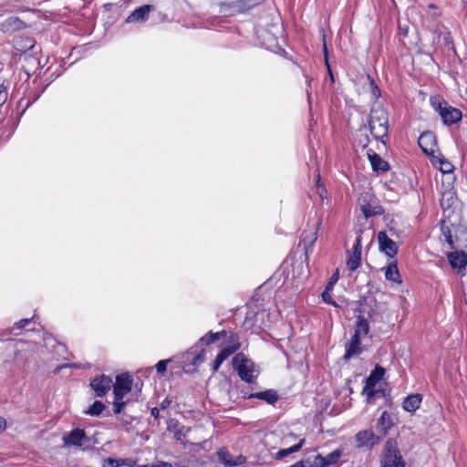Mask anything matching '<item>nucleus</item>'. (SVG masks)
I'll return each instance as SVG.
<instances>
[{
  "instance_id": "7c9ffc66",
  "label": "nucleus",
  "mask_w": 467,
  "mask_h": 467,
  "mask_svg": "<svg viewBox=\"0 0 467 467\" xmlns=\"http://www.w3.org/2000/svg\"><path fill=\"white\" fill-rule=\"evenodd\" d=\"M105 410V405L99 400H96L86 411L87 414L91 416H99Z\"/></svg>"
},
{
  "instance_id": "39448f33",
  "label": "nucleus",
  "mask_w": 467,
  "mask_h": 467,
  "mask_svg": "<svg viewBox=\"0 0 467 467\" xmlns=\"http://www.w3.org/2000/svg\"><path fill=\"white\" fill-rule=\"evenodd\" d=\"M239 348V337L235 333H231L228 337V345L224 347L215 358L213 362V370L217 371L222 363Z\"/></svg>"
},
{
  "instance_id": "3c124183",
  "label": "nucleus",
  "mask_w": 467,
  "mask_h": 467,
  "mask_svg": "<svg viewBox=\"0 0 467 467\" xmlns=\"http://www.w3.org/2000/svg\"><path fill=\"white\" fill-rule=\"evenodd\" d=\"M323 50H324V56H325L326 62L327 63V44L325 41L323 43Z\"/></svg>"
},
{
  "instance_id": "20e7f679",
  "label": "nucleus",
  "mask_w": 467,
  "mask_h": 467,
  "mask_svg": "<svg viewBox=\"0 0 467 467\" xmlns=\"http://www.w3.org/2000/svg\"><path fill=\"white\" fill-rule=\"evenodd\" d=\"M381 467H404L405 462L393 440H388L385 443L380 459Z\"/></svg>"
},
{
  "instance_id": "423d86ee",
  "label": "nucleus",
  "mask_w": 467,
  "mask_h": 467,
  "mask_svg": "<svg viewBox=\"0 0 467 467\" xmlns=\"http://www.w3.org/2000/svg\"><path fill=\"white\" fill-rule=\"evenodd\" d=\"M431 103L433 108L439 112L444 124L451 125L462 119L461 110L451 106H447V104L442 106L441 101L437 102L436 100L432 99Z\"/></svg>"
},
{
  "instance_id": "603ef678",
  "label": "nucleus",
  "mask_w": 467,
  "mask_h": 467,
  "mask_svg": "<svg viewBox=\"0 0 467 467\" xmlns=\"http://www.w3.org/2000/svg\"><path fill=\"white\" fill-rule=\"evenodd\" d=\"M287 438H296V435H295V434H293V433H290V434L287 436Z\"/></svg>"
},
{
  "instance_id": "09e8293b",
  "label": "nucleus",
  "mask_w": 467,
  "mask_h": 467,
  "mask_svg": "<svg viewBox=\"0 0 467 467\" xmlns=\"http://www.w3.org/2000/svg\"><path fill=\"white\" fill-rule=\"evenodd\" d=\"M149 467H171V465L167 462H160L157 464L149 465Z\"/></svg>"
},
{
  "instance_id": "5701e85b",
  "label": "nucleus",
  "mask_w": 467,
  "mask_h": 467,
  "mask_svg": "<svg viewBox=\"0 0 467 467\" xmlns=\"http://www.w3.org/2000/svg\"><path fill=\"white\" fill-rule=\"evenodd\" d=\"M167 430L170 432H173V436L177 441H183L185 437L184 427L181 426L176 420L171 419L169 420Z\"/></svg>"
},
{
  "instance_id": "e433bc0d",
  "label": "nucleus",
  "mask_w": 467,
  "mask_h": 467,
  "mask_svg": "<svg viewBox=\"0 0 467 467\" xmlns=\"http://www.w3.org/2000/svg\"><path fill=\"white\" fill-rule=\"evenodd\" d=\"M330 290L331 289H327L326 288L324 290V292L322 293V299L325 303L327 304H329V305H332L334 306H337V303L333 300L331 295H330Z\"/></svg>"
},
{
  "instance_id": "473e14b6",
  "label": "nucleus",
  "mask_w": 467,
  "mask_h": 467,
  "mask_svg": "<svg viewBox=\"0 0 467 467\" xmlns=\"http://www.w3.org/2000/svg\"><path fill=\"white\" fill-rule=\"evenodd\" d=\"M305 462L307 467H326L324 456L320 454L315 457L313 462H310L308 459Z\"/></svg>"
},
{
  "instance_id": "f03ea898",
  "label": "nucleus",
  "mask_w": 467,
  "mask_h": 467,
  "mask_svg": "<svg viewBox=\"0 0 467 467\" xmlns=\"http://www.w3.org/2000/svg\"><path fill=\"white\" fill-rule=\"evenodd\" d=\"M461 211L456 209V206H446L443 208V218L441 221V230L444 236L445 242L451 249L455 248L454 239L451 234V229L456 227L457 220L452 217L458 218Z\"/></svg>"
},
{
  "instance_id": "4468645a",
  "label": "nucleus",
  "mask_w": 467,
  "mask_h": 467,
  "mask_svg": "<svg viewBox=\"0 0 467 467\" xmlns=\"http://www.w3.org/2000/svg\"><path fill=\"white\" fill-rule=\"evenodd\" d=\"M361 250H362L361 237L358 236L356 240V244L354 245L353 252L351 253V254L349 255V257L347 261V266L351 272L357 270L360 265Z\"/></svg>"
},
{
  "instance_id": "412c9836",
  "label": "nucleus",
  "mask_w": 467,
  "mask_h": 467,
  "mask_svg": "<svg viewBox=\"0 0 467 467\" xmlns=\"http://www.w3.org/2000/svg\"><path fill=\"white\" fill-rule=\"evenodd\" d=\"M360 337L353 335L348 345L347 346L346 353L344 358L349 359L351 357L361 353L362 348L360 347Z\"/></svg>"
},
{
  "instance_id": "49530a36",
  "label": "nucleus",
  "mask_w": 467,
  "mask_h": 467,
  "mask_svg": "<svg viewBox=\"0 0 467 467\" xmlns=\"http://www.w3.org/2000/svg\"><path fill=\"white\" fill-rule=\"evenodd\" d=\"M150 414L152 417H154V419H158L159 418V414H160V410L158 408H152L151 410H150Z\"/></svg>"
},
{
  "instance_id": "c85d7f7f",
  "label": "nucleus",
  "mask_w": 467,
  "mask_h": 467,
  "mask_svg": "<svg viewBox=\"0 0 467 467\" xmlns=\"http://www.w3.org/2000/svg\"><path fill=\"white\" fill-rule=\"evenodd\" d=\"M384 213L382 206H362V213L366 219L380 215Z\"/></svg>"
},
{
  "instance_id": "c03bdc74",
  "label": "nucleus",
  "mask_w": 467,
  "mask_h": 467,
  "mask_svg": "<svg viewBox=\"0 0 467 467\" xmlns=\"http://www.w3.org/2000/svg\"><path fill=\"white\" fill-rule=\"evenodd\" d=\"M63 368H82V365L81 364H77V363L65 364V365L57 367L56 368V372L59 371Z\"/></svg>"
},
{
  "instance_id": "6e6552de",
  "label": "nucleus",
  "mask_w": 467,
  "mask_h": 467,
  "mask_svg": "<svg viewBox=\"0 0 467 467\" xmlns=\"http://www.w3.org/2000/svg\"><path fill=\"white\" fill-rule=\"evenodd\" d=\"M132 379L126 374L117 376L116 382L113 385L114 397L118 400H123V398L131 390Z\"/></svg>"
},
{
  "instance_id": "ddd939ff",
  "label": "nucleus",
  "mask_w": 467,
  "mask_h": 467,
  "mask_svg": "<svg viewBox=\"0 0 467 467\" xmlns=\"http://www.w3.org/2000/svg\"><path fill=\"white\" fill-rule=\"evenodd\" d=\"M419 146L426 154H433L436 146V138L431 131H426L420 134L418 140Z\"/></svg>"
},
{
  "instance_id": "b1692460",
  "label": "nucleus",
  "mask_w": 467,
  "mask_h": 467,
  "mask_svg": "<svg viewBox=\"0 0 467 467\" xmlns=\"http://www.w3.org/2000/svg\"><path fill=\"white\" fill-rule=\"evenodd\" d=\"M304 442H305V439H300L298 443H296V444H295V445H293V446H291L289 448L279 450L275 453V458L276 460H281V459H283L285 457L289 456L290 454H292L294 452L298 451L302 448Z\"/></svg>"
},
{
  "instance_id": "79ce46f5",
  "label": "nucleus",
  "mask_w": 467,
  "mask_h": 467,
  "mask_svg": "<svg viewBox=\"0 0 467 467\" xmlns=\"http://www.w3.org/2000/svg\"><path fill=\"white\" fill-rule=\"evenodd\" d=\"M32 318H23L15 324L17 328H22L27 326L31 322Z\"/></svg>"
},
{
  "instance_id": "f3484780",
  "label": "nucleus",
  "mask_w": 467,
  "mask_h": 467,
  "mask_svg": "<svg viewBox=\"0 0 467 467\" xmlns=\"http://www.w3.org/2000/svg\"><path fill=\"white\" fill-rule=\"evenodd\" d=\"M154 10V6L151 5H144L135 9L126 19L127 23L134 22H145L151 11Z\"/></svg>"
},
{
  "instance_id": "f8f14e48",
  "label": "nucleus",
  "mask_w": 467,
  "mask_h": 467,
  "mask_svg": "<svg viewBox=\"0 0 467 467\" xmlns=\"http://www.w3.org/2000/svg\"><path fill=\"white\" fill-rule=\"evenodd\" d=\"M356 441L358 447L371 448L379 442V438L372 431H360L356 436Z\"/></svg>"
},
{
  "instance_id": "2f4dec72",
  "label": "nucleus",
  "mask_w": 467,
  "mask_h": 467,
  "mask_svg": "<svg viewBox=\"0 0 467 467\" xmlns=\"http://www.w3.org/2000/svg\"><path fill=\"white\" fill-rule=\"evenodd\" d=\"M341 456V451L338 450H336L330 453H328L327 456H324L326 467L331 464L336 463L338 459Z\"/></svg>"
},
{
  "instance_id": "a878e982",
  "label": "nucleus",
  "mask_w": 467,
  "mask_h": 467,
  "mask_svg": "<svg viewBox=\"0 0 467 467\" xmlns=\"http://www.w3.org/2000/svg\"><path fill=\"white\" fill-rule=\"evenodd\" d=\"M226 334L227 333L225 330H222V331L216 332V333L210 331L205 336L201 337L200 342L208 346V345H211V344L214 343L215 341L221 339L222 337H225Z\"/></svg>"
},
{
  "instance_id": "8fccbe9b",
  "label": "nucleus",
  "mask_w": 467,
  "mask_h": 467,
  "mask_svg": "<svg viewBox=\"0 0 467 467\" xmlns=\"http://www.w3.org/2000/svg\"><path fill=\"white\" fill-rule=\"evenodd\" d=\"M171 404V401L168 400V399H165L161 403V409H166L167 407H169V405Z\"/></svg>"
},
{
  "instance_id": "f704fd0d",
  "label": "nucleus",
  "mask_w": 467,
  "mask_h": 467,
  "mask_svg": "<svg viewBox=\"0 0 467 467\" xmlns=\"http://www.w3.org/2000/svg\"><path fill=\"white\" fill-rule=\"evenodd\" d=\"M126 404H127L126 401H123L122 400H118L117 397H114V400H113L114 413L119 414L122 411V410L125 408Z\"/></svg>"
},
{
  "instance_id": "1a4fd4ad",
  "label": "nucleus",
  "mask_w": 467,
  "mask_h": 467,
  "mask_svg": "<svg viewBox=\"0 0 467 467\" xmlns=\"http://www.w3.org/2000/svg\"><path fill=\"white\" fill-rule=\"evenodd\" d=\"M65 447H81L88 441L86 432L82 429H74L62 438Z\"/></svg>"
},
{
  "instance_id": "c756f323",
  "label": "nucleus",
  "mask_w": 467,
  "mask_h": 467,
  "mask_svg": "<svg viewBox=\"0 0 467 467\" xmlns=\"http://www.w3.org/2000/svg\"><path fill=\"white\" fill-rule=\"evenodd\" d=\"M439 164V169L442 173H450L453 170V165L442 157H435L434 164Z\"/></svg>"
},
{
  "instance_id": "4c0bfd02",
  "label": "nucleus",
  "mask_w": 467,
  "mask_h": 467,
  "mask_svg": "<svg viewBox=\"0 0 467 467\" xmlns=\"http://www.w3.org/2000/svg\"><path fill=\"white\" fill-rule=\"evenodd\" d=\"M169 362V360H161L159 361L156 365H155V368H156V370L158 373H164L167 369V363Z\"/></svg>"
},
{
  "instance_id": "c9c22d12",
  "label": "nucleus",
  "mask_w": 467,
  "mask_h": 467,
  "mask_svg": "<svg viewBox=\"0 0 467 467\" xmlns=\"http://www.w3.org/2000/svg\"><path fill=\"white\" fill-rule=\"evenodd\" d=\"M367 80H368V82L369 84V88L371 89L372 96L375 99H378L379 97V88L375 84L374 80L371 78L370 76H368V75L367 76Z\"/></svg>"
},
{
  "instance_id": "ea45409f",
  "label": "nucleus",
  "mask_w": 467,
  "mask_h": 467,
  "mask_svg": "<svg viewBox=\"0 0 467 467\" xmlns=\"http://www.w3.org/2000/svg\"><path fill=\"white\" fill-rule=\"evenodd\" d=\"M204 350H202L201 353L197 354L192 360V364L194 366L200 365L204 360Z\"/></svg>"
},
{
  "instance_id": "de8ad7c7",
  "label": "nucleus",
  "mask_w": 467,
  "mask_h": 467,
  "mask_svg": "<svg viewBox=\"0 0 467 467\" xmlns=\"http://www.w3.org/2000/svg\"><path fill=\"white\" fill-rule=\"evenodd\" d=\"M5 427H6L5 420L3 417H0V432L5 431Z\"/></svg>"
},
{
  "instance_id": "a18cd8bd",
  "label": "nucleus",
  "mask_w": 467,
  "mask_h": 467,
  "mask_svg": "<svg viewBox=\"0 0 467 467\" xmlns=\"http://www.w3.org/2000/svg\"><path fill=\"white\" fill-rule=\"evenodd\" d=\"M108 461L111 467H119L121 465L118 460L109 458Z\"/></svg>"
},
{
  "instance_id": "a211bd4d",
  "label": "nucleus",
  "mask_w": 467,
  "mask_h": 467,
  "mask_svg": "<svg viewBox=\"0 0 467 467\" xmlns=\"http://www.w3.org/2000/svg\"><path fill=\"white\" fill-rule=\"evenodd\" d=\"M367 155L370 161L373 171L381 172L389 171V163L385 160H383L379 154L375 153L372 150H368L367 151Z\"/></svg>"
},
{
  "instance_id": "dca6fc26",
  "label": "nucleus",
  "mask_w": 467,
  "mask_h": 467,
  "mask_svg": "<svg viewBox=\"0 0 467 467\" xmlns=\"http://www.w3.org/2000/svg\"><path fill=\"white\" fill-rule=\"evenodd\" d=\"M317 239V229L315 227L309 233H304L302 234L301 240L298 244V246H303V250L305 251V260L308 259V254L312 251V246Z\"/></svg>"
},
{
  "instance_id": "f257e3e1",
  "label": "nucleus",
  "mask_w": 467,
  "mask_h": 467,
  "mask_svg": "<svg viewBox=\"0 0 467 467\" xmlns=\"http://www.w3.org/2000/svg\"><path fill=\"white\" fill-rule=\"evenodd\" d=\"M369 128L373 137L382 140L388 135L389 116L387 110L380 105L372 107L369 115Z\"/></svg>"
},
{
  "instance_id": "cd10ccee",
  "label": "nucleus",
  "mask_w": 467,
  "mask_h": 467,
  "mask_svg": "<svg viewBox=\"0 0 467 467\" xmlns=\"http://www.w3.org/2000/svg\"><path fill=\"white\" fill-rule=\"evenodd\" d=\"M369 331V326L368 321L361 316H358L357 318L356 328L354 335H358V337L362 335H367Z\"/></svg>"
},
{
  "instance_id": "aec40b11",
  "label": "nucleus",
  "mask_w": 467,
  "mask_h": 467,
  "mask_svg": "<svg viewBox=\"0 0 467 467\" xmlns=\"http://www.w3.org/2000/svg\"><path fill=\"white\" fill-rule=\"evenodd\" d=\"M244 398H248V399L255 398V399L263 400L266 401L269 404H274L275 402L277 401L278 395H277L275 390H274V389H267L265 391L251 393V394H248V395L244 394Z\"/></svg>"
},
{
  "instance_id": "bb28decb",
  "label": "nucleus",
  "mask_w": 467,
  "mask_h": 467,
  "mask_svg": "<svg viewBox=\"0 0 467 467\" xmlns=\"http://www.w3.org/2000/svg\"><path fill=\"white\" fill-rule=\"evenodd\" d=\"M391 421L390 416L387 411H383L378 420L379 431L386 434L387 431L390 428Z\"/></svg>"
},
{
  "instance_id": "0eeeda50",
  "label": "nucleus",
  "mask_w": 467,
  "mask_h": 467,
  "mask_svg": "<svg viewBox=\"0 0 467 467\" xmlns=\"http://www.w3.org/2000/svg\"><path fill=\"white\" fill-rule=\"evenodd\" d=\"M385 369L381 367L377 366L371 374L367 378L366 384L363 389V394L367 395L368 400H369L375 394V387L377 383L384 376Z\"/></svg>"
},
{
  "instance_id": "393cba45",
  "label": "nucleus",
  "mask_w": 467,
  "mask_h": 467,
  "mask_svg": "<svg viewBox=\"0 0 467 467\" xmlns=\"http://www.w3.org/2000/svg\"><path fill=\"white\" fill-rule=\"evenodd\" d=\"M385 277L389 281H392L397 284L401 283L400 275L396 264H390L385 269Z\"/></svg>"
},
{
  "instance_id": "37998d69",
  "label": "nucleus",
  "mask_w": 467,
  "mask_h": 467,
  "mask_svg": "<svg viewBox=\"0 0 467 467\" xmlns=\"http://www.w3.org/2000/svg\"><path fill=\"white\" fill-rule=\"evenodd\" d=\"M338 280V273L336 272L335 274L332 275V276L330 277V281L329 283L327 284V285L326 286V288L327 289H332L334 284L337 283V281Z\"/></svg>"
},
{
  "instance_id": "4be33fe9",
  "label": "nucleus",
  "mask_w": 467,
  "mask_h": 467,
  "mask_svg": "<svg viewBox=\"0 0 467 467\" xmlns=\"http://www.w3.org/2000/svg\"><path fill=\"white\" fill-rule=\"evenodd\" d=\"M421 401L420 394H411L404 400L402 407L406 411L414 412L420 408Z\"/></svg>"
},
{
  "instance_id": "2eb2a0df",
  "label": "nucleus",
  "mask_w": 467,
  "mask_h": 467,
  "mask_svg": "<svg viewBox=\"0 0 467 467\" xmlns=\"http://www.w3.org/2000/svg\"><path fill=\"white\" fill-rule=\"evenodd\" d=\"M219 461L225 466V467H236L244 464L245 462V457L243 455H238L236 457H233L232 454H230L225 450H220L217 453Z\"/></svg>"
},
{
  "instance_id": "a19ab883",
  "label": "nucleus",
  "mask_w": 467,
  "mask_h": 467,
  "mask_svg": "<svg viewBox=\"0 0 467 467\" xmlns=\"http://www.w3.org/2000/svg\"><path fill=\"white\" fill-rule=\"evenodd\" d=\"M452 199H453V192H449L447 194L442 195L441 204H444V202H447V204H451L450 202H451V203L453 202Z\"/></svg>"
},
{
  "instance_id": "58836bf2",
  "label": "nucleus",
  "mask_w": 467,
  "mask_h": 467,
  "mask_svg": "<svg viewBox=\"0 0 467 467\" xmlns=\"http://www.w3.org/2000/svg\"><path fill=\"white\" fill-rule=\"evenodd\" d=\"M319 182H320V175L317 174V192L319 195L320 199L323 201L324 194L326 193V190L322 185L319 184Z\"/></svg>"
},
{
  "instance_id": "7ed1b4c3",
  "label": "nucleus",
  "mask_w": 467,
  "mask_h": 467,
  "mask_svg": "<svg viewBox=\"0 0 467 467\" xmlns=\"http://www.w3.org/2000/svg\"><path fill=\"white\" fill-rule=\"evenodd\" d=\"M233 366L239 377L247 383H252L257 376L254 363L243 353H238L234 357Z\"/></svg>"
},
{
  "instance_id": "9d476101",
  "label": "nucleus",
  "mask_w": 467,
  "mask_h": 467,
  "mask_svg": "<svg viewBox=\"0 0 467 467\" xmlns=\"http://www.w3.org/2000/svg\"><path fill=\"white\" fill-rule=\"evenodd\" d=\"M378 242L379 250L387 256L392 258L397 254V244L392 239H390L385 232H379L378 234Z\"/></svg>"
},
{
  "instance_id": "864d4df0",
  "label": "nucleus",
  "mask_w": 467,
  "mask_h": 467,
  "mask_svg": "<svg viewBox=\"0 0 467 467\" xmlns=\"http://www.w3.org/2000/svg\"><path fill=\"white\" fill-rule=\"evenodd\" d=\"M137 467H149V465L148 464H146V465H138Z\"/></svg>"
},
{
  "instance_id": "9b49d317",
  "label": "nucleus",
  "mask_w": 467,
  "mask_h": 467,
  "mask_svg": "<svg viewBox=\"0 0 467 467\" xmlns=\"http://www.w3.org/2000/svg\"><path fill=\"white\" fill-rule=\"evenodd\" d=\"M90 387L98 397H102L111 389L112 380L109 376L100 375L92 379Z\"/></svg>"
},
{
  "instance_id": "6ab92c4d",
  "label": "nucleus",
  "mask_w": 467,
  "mask_h": 467,
  "mask_svg": "<svg viewBox=\"0 0 467 467\" xmlns=\"http://www.w3.org/2000/svg\"><path fill=\"white\" fill-rule=\"evenodd\" d=\"M448 260L453 268H464L467 264V255L463 251H455L448 254Z\"/></svg>"
},
{
  "instance_id": "72a5a7b5",
  "label": "nucleus",
  "mask_w": 467,
  "mask_h": 467,
  "mask_svg": "<svg viewBox=\"0 0 467 467\" xmlns=\"http://www.w3.org/2000/svg\"><path fill=\"white\" fill-rule=\"evenodd\" d=\"M5 24L10 26L13 30H18L22 27L23 22L17 17H9L6 19Z\"/></svg>"
}]
</instances>
